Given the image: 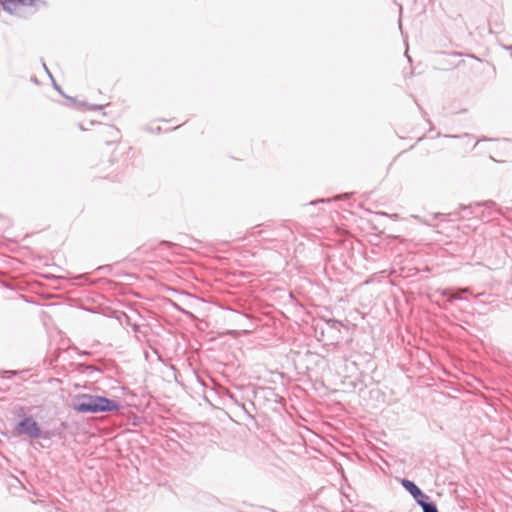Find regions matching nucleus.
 <instances>
[{
  "label": "nucleus",
  "mask_w": 512,
  "mask_h": 512,
  "mask_svg": "<svg viewBox=\"0 0 512 512\" xmlns=\"http://www.w3.org/2000/svg\"><path fill=\"white\" fill-rule=\"evenodd\" d=\"M437 293H439L441 296L448 297L449 303H452L455 300H463V298L458 294L452 293V290L449 288L438 289Z\"/></svg>",
  "instance_id": "20e7f679"
},
{
  "label": "nucleus",
  "mask_w": 512,
  "mask_h": 512,
  "mask_svg": "<svg viewBox=\"0 0 512 512\" xmlns=\"http://www.w3.org/2000/svg\"><path fill=\"white\" fill-rule=\"evenodd\" d=\"M414 498V500L416 501V503L422 508V505H424V503H429L427 500H428V496L426 494H424L422 492V490L420 489L419 491H417L416 494H414L412 496Z\"/></svg>",
  "instance_id": "0eeeda50"
},
{
  "label": "nucleus",
  "mask_w": 512,
  "mask_h": 512,
  "mask_svg": "<svg viewBox=\"0 0 512 512\" xmlns=\"http://www.w3.org/2000/svg\"><path fill=\"white\" fill-rule=\"evenodd\" d=\"M401 484L405 488V490L411 494V496H413L414 494L417 493V491L420 490V488L413 481L408 479H402Z\"/></svg>",
  "instance_id": "423d86ee"
},
{
  "label": "nucleus",
  "mask_w": 512,
  "mask_h": 512,
  "mask_svg": "<svg viewBox=\"0 0 512 512\" xmlns=\"http://www.w3.org/2000/svg\"><path fill=\"white\" fill-rule=\"evenodd\" d=\"M43 67H44V69L47 71V73H48V75L50 76V78L53 80L52 75H51V73L49 72V70H48L47 66H46L45 64H43Z\"/></svg>",
  "instance_id": "4468645a"
},
{
  "label": "nucleus",
  "mask_w": 512,
  "mask_h": 512,
  "mask_svg": "<svg viewBox=\"0 0 512 512\" xmlns=\"http://www.w3.org/2000/svg\"><path fill=\"white\" fill-rule=\"evenodd\" d=\"M3 9L9 13H13L20 6L19 0H0Z\"/></svg>",
  "instance_id": "39448f33"
},
{
  "label": "nucleus",
  "mask_w": 512,
  "mask_h": 512,
  "mask_svg": "<svg viewBox=\"0 0 512 512\" xmlns=\"http://www.w3.org/2000/svg\"><path fill=\"white\" fill-rule=\"evenodd\" d=\"M53 85H54V88L62 94L60 87L56 84V82L54 80H53Z\"/></svg>",
  "instance_id": "ddd939ff"
},
{
  "label": "nucleus",
  "mask_w": 512,
  "mask_h": 512,
  "mask_svg": "<svg viewBox=\"0 0 512 512\" xmlns=\"http://www.w3.org/2000/svg\"><path fill=\"white\" fill-rule=\"evenodd\" d=\"M101 108H102V106H100V105H92V106H90L91 110H97V109H101Z\"/></svg>",
  "instance_id": "f8f14e48"
},
{
  "label": "nucleus",
  "mask_w": 512,
  "mask_h": 512,
  "mask_svg": "<svg viewBox=\"0 0 512 512\" xmlns=\"http://www.w3.org/2000/svg\"><path fill=\"white\" fill-rule=\"evenodd\" d=\"M107 130L109 132V134H115L116 136L118 135V130L116 128H114L113 126H108L107 127Z\"/></svg>",
  "instance_id": "9d476101"
},
{
  "label": "nucleus",
  "mask_w": 512,
  "mask_h": 512,
  "mask_svg": "<svg viewBox=\"0 0 512 512\" xmlns=\"http://www.w3.org/2000/svg\"><path fill=\"white\" fill-rule=\"evenodd\" d=\"M19 3H20V5H24V6H35V7H37L38 4H42V5L45 4V2L42 0H19Z\"/></svg>",
  "instance_id": "6e6552de"
},
{
  "label": "nucleus",
  "mask_w": 512,
  "mask_h": 512,
  "mask_svg": "<svg viewBox=\"0 0 512 512\" xmlns=\"http://www.w3.org/2000/svg\"><path fill=\"white\" fill-rule=\"evenodd\" d=\"M16 430L19 434L27 435L30 438H38L41 434L38 423L30 416L21 420L17 424Z\"/></svg>",
  "instance_id": "7ed1b4c3"
},
{
  "label": "nucleus",
  "mask_w": 512,
  "mask_h": 512,
  "mask_svg": "<svg viewBox=\"0 0 512 512\" xmlns=\"http://www.w3.org/2000/svg\"><path fill=\"white\" fill-rule=\"evenodd\" d=\"M496 206V202L489 200L483 203H476L474 206H464L462 209L469 212L467 215H474L482 220H489L493 213L496 212Z\"/></svg>",
  "instance_id": "f03ea898"
},
{
  "label": "nucleus",
  "mask_w": 512,
  "mask_h": 512,
  "mask_svg": "<svg viewBox=\"0 0 512 512\" xmlns=\"http://www.w3.org/2000/svg\"><path fill=\"white\" fill-rule=\"evenodd\" d=\"M459 292H460V293H464V294H468V293H471V289H470V288H468V287L460 288V289H459Z\"/></svg>",
  "instance_id": "9b49d317"
},
{
  "label": "nucleus",
  "mask_w": 512,
  "mask_h": 512,
  "mask_svg": "<svg viewBox=\"0 0 512 512\" xmlns=\"http://www.w3.org/2000/svg\"><path fill=\"white\" fill-rule=\"evenodd\" d=\"M422 510L423 512H439L434 502L424 503V505H422Z\"/></svg>",
  "instance_id": "1a4fd4ad"
},
{
  "label": "nucleus",
  "mask_w": 512,
  "mask_h": 512,
  "mask_svg": "<svg viewBox=\"0 0 512 512\" xmlns=\"http://www.w3.org/2000/svg\"><path fill=\"white\" fill-rule=\"evenodd\" d=\"M229 397H230L231 399L235 400V399H234V396H233L232 394H230V395H229Z\"/></svg>",
  "instance_id": "f3484780"
},
{
  "label": "nucleus",
  "mask_w": 512,
  "mask_h": 512,
  "mask_svg": "<svg viewBox=\"0 0 512 512\" xmlns=\"http://www.w3.org/2000/svg\"><path fill=\"white\" fill-rule=\"evenodd\" d=\"M328 323H333V324H334V323H339V322H338V321H335V320H329V322H328Z\"/></svg>",
  "instance_id": "dca6fc26"
},
{
  "label": "nucleus",
  "mask_w": 512,
  "mask_h": 512,
  "mask_svg": "<svg viewBox=\"0 0 512 512\" xmlns=\"http://www.w3.org/2000/svg\"><path fill=\"white\" fill-rule=\"evenodd\" d=\"M507 50H512V46H503Z\"/></svg>",
  "instance_id": "2eb2a0df"
},
{
  "label": "nucleus",
  "mask_w": 512,
  "mask_h": 512,
  "mask_svg": "<svg viewBox=\"0 0 512 512\" xmlns=\"http://www.w3.org/2000/svg\"><path fill=\"white\" fill-rule=\"evenodd\" d=\"M72 408L80 413H103L118 411L119 402L109 399L105 396L80 394L72 399Z\"/></svg>",
  "instance_id": "f257e3e1"
}]
</instances>
